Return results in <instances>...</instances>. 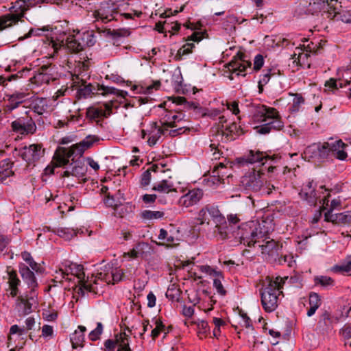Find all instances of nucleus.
I'll use <instances>...</instances> for the list:
<instances>
[{
    "label": "nucleus",
    "instance_id": "obj_1",
    "mask_svg": "<svg viewBox=\"0 0 351 351\" xmlns=\"http://www.w3.org/2000/svg\"><path fill=\"white\" fill-rule=\"evenodd\" d=\"M274 230V225L271 219H267L261 222L252 221L239 226L234 237L239 238L243 245L252 247L260 243L261 240L264 241Z\"/></svg>",
    "mask_w": 351,
    "mask_h": 351
},
{
    "label": "nucleus",
    "instance_id": "obj_3",
    "mask_svg": "<svg viewBox=\"0 0 351 351\" xmlns=\"http://www.w3.org/2000/svg\"><path fill=\"white\" fill-rule=\"evenodd\" d=\"M259 291L264 311L267 313L274 311L278 306L279 296L282 294L278 281H274L272 278L267 277Z\"/></svg>",
    "mask_w": 351,
    "mask_h": 351
},
{
    "label": "nucleus",
    "instance_id": "obj_19",
    "mask_svg": "<svg viewBox=\"0 0 351 351\" xmlns=\"http://www.w3.org/2000/svg\"><path fill=\"white\" fill-rule=\"evenodd\" d=\"M99 141V138L95 135H88L80 143L72 145L75 156H82L84 152L93 147V144Z\"/></svg>",
    "mask_w": 351,
    "mask_h": 351
},
{
    "label": "nucleus",
    "instance_id": "obj_15",
    "mask_svg": "<svg viewBox=\"0 0 351 351\" xmlns=\"http://www.w3.org/2000/svg\"><path fill=\"white\" fill-rule=\"evenodd\" d=\"M251 62L245 60V55L239 51L227 64V68L232 74L245 76L246 69L251 66Z\"/></svg>",
    "mask_w": 351,
    "mask_h": 351
},
{
    "label": "nucleus",
    "instance_id": "obj_9",
    "mask_svg": "<svg viewBox=\"0 0 351 351\" xmlns=\"http://www.w3.org/2000/svg\"><path fill=\"white\" fill-rule=\"evenodd\" d=\"M280 159V156H278V155H273L271 156L264 152L250 150L247 155L237 158V161L240 165L244 166L245 165L254 163H261V165H264L267 160H271V162H276Z\"/></svg>",
    "mask_w": 351,
    "mask_h": 351
},
{
    "label": "nucleus",
    "instance_id": "obj_39",
    "mask_svg": "<svg viewBox=\"0 0 351 351\" xmlns=\"http://www.w3.org/2000/svg\"><path fill=\"white\" fill-rule=\"evenodd\" d=\"M302 52H299L298 54L294 53L292 55V58L293 59V63L296 62L298 65H300L301 67H306L309 68L311 62L308 61V57L310 54L306 51H304L302 49Z\"/></svg>",
    "mask_w": 351,
    "mask_h": 351
},
{
    "label": "nucleus",
    "instance_id": "obj_47",
    "mask_svg": "<svg viewBox=\"0 0 351 351\" xmlns=\"http://www.w3.org/2000/svg\"><path fill=\"white\" fill-rule=\"evenodd\" d=\"M88 78H89L88 75L86 74H82V73L72 75V87L75 89L76 88L86 84Z\"/></svg>",
    "mask_w": 351,
    "mask_h": 351
},
{
    "label": "nucleus",
    "instance_id": "obj_46",
    "mask_svg": "<svg viewBox=\"0 0 351 351\" xmlns=\"http://www.w3.org/2000/svg\"><path fill=\"white\" fill-rule=\"evenodd\" d=\"M59 237L70 240L77 234L75 230L69 228H58L54 231Z\"/></svg>",
    "mask_w": 351,
    "mask_h": 351
},
{
    "label": "nucleus",
    "instance_id": "obj_63",
    "mask_svg": "<svg viewBox=\"0 0 351 351\" xmlns=\"http://www.w3.org/2000/svg\"><path fill=\"white\" fill-rule=\"evenodd\" d=\"M276 74L275 69H269L261 75L258 84L260 85H265L268 83L271 75Z\"/></svg>",
    "mask_w": 351,
    "mask_h": 351
},
{
    "label": "nucleus",
    "instance_id": "obj_25",
    "mask_svg": "<svg viewBox=\"0 0 351 351\" xmlns=\"http://www.w3.org/2000/svg\"><path fill=\"white\" fill-rule=\"evenodd\" d=\"M30 297H21L19 298V307L24 315H28L32 312L33 308H35L37 304L36 293L30 292Z\"/></svg>",
    "mask_w": 351,
    "mask_h": 351
},
{
    "label": "nucleus",
    "instance_id": "obj_38",
    "mask_svg": "<svg viewBox=\"0 0 351 351\" xmlns=\"http://www.w3.org/2000/svg\"><path fill=\"white\" fill-rule=\"evenodd\" d=\"M77 37L80 38L81 43L84 48L86 46L91 47L93 46L96 42L95 34L93 30H87L83 32L77 31Z\"/></svg>",
    "mask_w": 351,
    "mask_h": 351
},
{
    "label": "nucleus",
    "instance_id": "obj_23",
    "mask_svg": "<svg viewBox=\"0 0 351 351\" xmlns=\"http://www.w3.org/2000/svg\"><path fill=\"white\" fill-rule=\"evenodd\" d=\"M111 113V105L107 103L99 107H90L86 110L87 117L91 119H95L101 117H107Z\"/></svg>",
    "mask_w": 351,
    "mask_h": 351
},
{
    "label": "nucleus",
    "instance_id": "obj_21",
    "mask_svg": "<svg viewBox=\"0 0 351 351\" xmlns=\"http://www.w3.org/2000/svg\"><path fill=\"white\" fill-rule=\"evenodd\" d=\"M19 273L24 282L31 289L30 292L35 293V288L38 287V282L34 272L27 265L21 263L19 265Z\"/></svg>",
    "mask_w": 351,
    "mask_h": 351
},
{
    "label": "nucleus",
    "instance_id": "obj_54",
    "mask_svg": "<svg viewBox=\"0 0 351 351\" xmlns=\"http://www.w3.org/2000/svg\"><path fill=\"white\" fill-rule=\"evenodd\" d=\"M273 280L278 281L280 289H282L284 285L288 284L289 285H291L293 284L297 283L298 281V278L296 276H285L284 278L277 276L275 278H273Z\"/></svg>",
    "mask_w": 351,
    "mask_h": 351
},
{
    "label": "nucleus",
    "instance_id": "obj_52",
    "mask_svg": "<svg viewBox=\"0 0 351 351\" xmlns=\"http://www.w3.org/2000/svg\"><path fill=\"white\" fill-rule=\"evenodd\" d=\"M197 268L202 273L205 274L207 276L214 278L216 276H221V272L220 271H217L215 268L209 265H198Z\"/></svg>",
    "mask_w": 351,
    "mask_h": 351
},
{
    "label": "nucleus",
    "instance_id": "obj_32",
    "mask_svg": "<svg viewBox=\"0 0 351 351\" xmlns=\"http://www.w3.org/2000/svg\"><path fill=\"white\" fill-rule=\"evenodd\" d=\"M73 156H75V153L73 152L72 146L69 148H62L60 153L56 154V166L61 167L66 165L69 162V158Z\"/></svg>",
    "mask_w": 351,
    "mask_h": 351
},
{
    "label": "nucleus",
    "instance_id": "obj_58",
    "mask_svg": "<svg viewBox=\"0 0 351 351\" xmlns=\"http://www.w3.org/2000/svg\"><path fill=\"white\" fill-rule=\"evenodd\" d=\"M102 332L103 325L101 322H98L97 324V327L93 330H92L88 335L90 340L94 341L99 339Z\"/></svg>",
    "mask_w": 351,
    "mask_h": 351
},
{
    "label": "nucleus",
    "instance_id": "obj_5",
    "mask_svg": "<svg viewBox=\"0 0 351 351\" xmlns=\"http://www.w3.org/2000/svg\"><path fill=\"white\" fill-rule=\"evenodd\" d=\"M10 13L0 17V31L17 23L25 12L34 5L33 0H16L12 3Z\"/></svg>",
    "mask_w": 351,
    "mask_h": 351
},
{
    "label": "nucleus",
    "instance_id": "obj_16",
    "mask_svg": "<svg viewBox=\"0 0 351 351\" xmlns=\"http://www.w3.org/2000/svg\"><path fill=\"white\" fill-rule=\"evenodd\" d=\"M203 196L202 191L199 189H194L189 191L187 193L182 195L178 204L180 206L189 208L195 205L199 202Z\"/></svg>",
    "mask_w": 351,
    "mask_h": 351
},
{
    "label": "nucleus",
    "instance_id": "obj_10",
    "mask_svg": "<svg viewBox=\"0 0 351 351\" xmlns=\"http://www.w3.org/2000/svg\"><path fill=\"white\" fill-rule=\"evenodd\" d=\"M45 149H43L40 144H32L29 146H25L19 151V154L21 158L29 165H34L44 156Z\"/></svg>",
    "mask_w": 351,
    "mask_h": 351
},
{
    "label": "nucleus",
    "instance_id": "obj_14",
    "mask_svg": "<svg viewBox=\"0 0 351 351\" xmlns=\"http://www.w3.org/2000/svg\"><path fill=\"white\" fill-rule=\"evenodd\" d=\"M264 176V173L253 171L243 176L241 182L246 190L258 191L263 186Z\"/></svg>",
    "mask_w": 351,
    "mask_h": 351
},
{
    "label": "nucleus",
    "instance_id": "obj_51",
    "mask_svg": "<svg viewBox=\"0 0 351 351\" xmlns=\"http://www.w3.org/2000/svg\"><path fill=\"white\" fill-rule=\"evenodd\" d=\"M195 47L193 43H186L184 44L179 50L178 51L175 60L177 61H180L182 60V56L184 55H187L192 51L193 48Z\"/></svg>",
    "mask_w": 351,
    "mask_h": 351
},
{
    "label": "nucleus",
    "instance_id": "obj_36",
    "mask_svg": "<svg viewBox=\"0 0 351 351\" xmlns=\"http://www.w3.org/2000/svg\"><path fill=\"white\" fill-rule=\"evenodd\" d=\"M8 276L9 287L10 289V295L12 297L17 295L19 293L18 286L21 284V280L17 276L16 272L13 269L8 268Z\"/></svg>",
    "mask_w": 351,
    "mask_h": 351
},
{
    "label": "nucleus",
    "instance_id": "obj_42",
    "mask_svg": "<svg viewBox=\"0 0 351 351\" xmlns=\"http://www.w3.org/2000/svg\"><path fill=\"white\" fill-rule=\"evenodd\" d=\"M294 96L292 101V104L289 106V110L292 113L298 112L302 105L304 104V98L301 94L295 93L293 94Z\"/></svg>",
    "mask_w": 351,
    "mask_h": 351
},
{
    "label": "nucleus",
    "instance_id": "obj_56",
    "mask_svg": "<svg viewBox=\"0 0 351 351\" xmlns=\"http://www.w3.org/2000/svg\"><path fill=\"white\" fill-rule=\"evenodd\" d=\"M223 278V275L221 274V276H216L213 279V287L215 288L217 292L222 296L226 294V291L222 285Z\"/></svg>",
    "mask_w": 351,
    "mask_h": 351
},
{
    "label": "nucleus",
    "instance_id": "obj_6",
    "mask_svg": "<svg viewBox=\"0 0 351 351\" xmlns=\"http://www.w3.org/2000/svg\"><path fill=\"white\" fill-rule=\"evenodd\" d=\"M46 45H48V46L53 49V56L62 48L64 49L66 47L72 53H77L84 49L80 38L77 37V32L75 34H70L66 38L65 45L63 44V41H61L60 43L56 42L53 38L51 39L47 38Z\"/></svg>",
    "mask_w": 351,
    "mask_h": 351
},
{
    "label": "nucleus",
    "instance_id": "obj_62",
    "mask_svg": "<svg viewBox=\"0 0 351 351\" xmlns=\"http://www.w3.org/2000/svg\"><path fill=\"white\" fill-rule=\"evenodd\" d=\"M110 271H112V285H114L122 280L123 272L121 269L117 267L113 268L111 267V270H110Z\"/></svg>",
    "mask_w": 351,
    "mask_h": 351
},
{
    "label": "nucleus",
    "instance_id": "obj_41",
    "mask_svg": "<svg viewBox=\"0 0 351 351\" xmlns=\"http://www.w3.org/2000/svg\"><path fill=\"white\" fill-rule=\"evenodd\" d=\"M310 0H298L295 3L294 12L295 14L300 16L308 14Z\"/></svg>",
    "mask_w": 351,
    "mask_h": 351
},
{
    "label": "nucleus",
    "instance_id": "obj_22",
    "mask_svg": "<svg viewBox=\"0 0 351 351\" xmlns=\"http://www.w3.org/2000/svg\"><path fill=\"white\" fill-rule=\"evenodd\" d=\"M232 229L228 224V222L224 217L221 216V219L219 222L215 223L214 235L221 239H226L230 237V234H235V232L232 231Z\"/></svg>",
    "mask_w": 351,
    "mask_h": 351
},
{
    "label": "nucleus",
    "instance_id": "obj_30",
    "mask_svg": "<svg viewBox=\"0 0 351 351\" xmlns=\"http://www.w3.org/2000/svg\"><path fill=\"white\" fill-rule=\"evenodd\" d=\"M86 331V328L85 326H79L77 329L71 334L70 341L73 348L76 349L78 347H84L85 341L84 333Z\"/></svg>",
    "mask_w": 351,
    "mask_h": 351
},
{
    "label": "nucleus",
    "instance_id": "obj_37",
    "mask_svg": "<svg viewBox=\"0 0 351 351\" xmlns=\"http://www.w3.org/2000/svg\"><path fill=\"white\" fill-rule=\"evenodd\" d=\"M326 41L324 40H315L310 41L307 45L303 44L300 45V48L304 49L309 54H318L321 52L323 49V46L325 45Z\"/></svg>",
    "mask_w": 351,
    "mask_h": 351
},
{
    "label": "nucleus",
    "instance_id": "obj_28",
    "mask_svg": "<svg viewBox=\"0 0 351 351\" xmlns=\"http://www.w3.org/2000/svg\"><path fill=\"white\" fill-rule=\"evenodd\" d=\"M27 103L33 111L38 115H42L47 112L49 107L48 100L43 97H32Z\"/></svg>",
    "mask_w": 351,
    "mask_h": 351
},
{
    "label": "nucleus",
    "instance_id": "obj_12",
    "mask_svg": "<svg viewBox=\"0 0 351 351\" xmlns=\"http://www.w3.org/2000/svg\"><path fill=\"white\" fill-rule=\"evenodd\" d=\"M27 96L28 94L23 91H14L12 93L6 94L4 105L5 112L10 113L22 104L25 107L28 102Z\"/></svg>",
    "mask_w": 351,
    "mask_h": 351
},
{
    "label": "nucleus",
    "instance_id": "obj_17",
    "mask_svg": "<svg viewBox=\"0 0 351 351\" xmlns=\"http://www.w3.org/2000/svg\"><path fill=\"white\" fill-rule=\"evenodd\" d=\"M325 221H330L335 224L350 226L351 225V210L340 213H332L328 210L324 215Z\"/></svg>",
    "mask_w": 351,
    "mask_h": 351
},
{
    "label": "nucleus",
    "instance_id": "obj_33",
    "mask_svg": "<svg viewBox=\"0 0 351 351\" xmlns=\"http://www.w3.org/2000/svg\"><path fill=\"white\" fill-rule=\"evenodd\" d=\"M241 130V127L237 125L235 122L228 123L224 129H223L219 134L222 137H225L226 141H232L234 139V136H238Z\"/></svg>",
    "mask_w": 351,
    "mask_h": 351
},
{
    "label": "nucleus",
    "instance_id": "obj_45",
    "mask_svg": "<svg viewBox=\"0 0 351 351\" xmlns=\"http://www.w3.org/2000/svg\"><path fill=\"white\" fill-rule=\"evenodd\" d=\"M314 282L316 286H321L324 288L334 285V280L330 277L326 276H315Z\"/></svg>",
    "mask_w": 351,
    "mask_h": 351
},
{
    "label": "nucleus",
    "instance_id": "obj_4",
    "mask_svg": "<svg viewBox=\"0 0 351 351\" xmlns=\"http://www.w3.org/2000/svg\"><path fill=\"white\" fill-rule=\"evenodd\" d=\"M129 3L125 0L106 1L101 3L99 8L93 13L96 21L106 23L111 21H118L121 11L125 10Z\"/></svg>",
    "mask_w": 351,
    "mask_h": 351
},
{
    "label": "nucleus",
    "instance_id": "obj_40",
    "mask_svg": "<svg viewBox=\"0 0 351 351\" xmlns=\"http://www.w3.org/2000/svg\"><path fill=\"white\" fill-rule=\"evenodd\" d=\"M75 90H77L76 97L80 99L82 98L91 97L93 94L94 88L91 84L86 82V84L76 88Z\"/></svg>",
    "mask_w": 351,
    "mask_h": 351
},
{
    "label": "nucleus",
    "instance_id": "obj_27",
    "mask_svg": "<svg viewBox=\"0 0 351 351\" xmlns=\"http://www.w3.org/2000/svg\"><path fill=\"white\" fill-rule=\"evenodd\" d=\"M14 162L10 158H6L0 162V183H5L8 178L14 174L12 170Z\"/></svg>",
    "mask_w": 351,
    "mask_h": 351
},
{
    "label": "nucleus",
    "instance_id": "obj_2",
    "mask_svg": "<svg viewBox=\"0 0 351 351\" xmlns=\"http://www.w3.org/2000/svg\"><path fill=\"white\" fill-rule=\"evenodd\" d=\"M253 118L254 121L265 123L256 127L257 132L266 134L271 131L280 130L284 127L279 112L274 108L267 107L265 105L257 107Z\"/></svg>",
    "mask_w": 351,
    "mask_h": 351
},
{
    "label": "nucleus",
    "instance_id": "obj_13",
    "mask_svg": "<svg viewBox=\"0 0 351 351\" xmlns=\"http://www.w3.org/2000/svg\"><path fill=\"white\" fill-rule=\"evenodd\" d=\"M13 132L21 135L34 134L36 132V125L32 117H20L11 123Z\"/></svg>",
    "mask_w": 351,
    "mask_h": 351
},
{
    "label": "nucleus",
    "instance_id": "obj_43",
    "mask_svg": "<svg viewBox=\"0 0 351 351\" xmlns=\"http://www.w3.org/2000/svg\"><path fill=\"white\" fill-rule=\"evenodd\" d=\"M324 0H310L308 14L312 15L318 14L324 9Z\"/></svg>",
    "mask_w": 351,
    "mask_h": 351
},
{
    "label": "nucleus",
    "instance_id": "obj_53",
    "mask_svg": "<svg viewBox=\"0 0 351 351\" xmlns=\"http://www.w3.org/2000/svg\"><path fill=\"white\" fill-rule=\"evenodd\" d=\"M161 204H167V199H163L162 195L156 194H145L142 196V200L145 204H149L154 203L156 199Z\"/></svg>",
    "mask_w": 351,
    "mask_h": 351
},
{
    "label": "nucleus",
    "instance_id": "obj_18",
    "mask_svg": "<svg viewBox=\"0 0 351 351\" xmlns=\"http://www.w3.org/2000/svg\"><path fill=\"white\" fill-rule=\"evenodd\" d=\"M185 115L182 112H174L169 123V128H174L169 131V135L171 136H176L184 133L189 128L186 125H179L178 123L185 122Z\"/></svg>",
    "mask_w": 351,
    "mask_h": 351
},
{
    "label": "nucleus",
    "instance_id": "obj_11",
    "mask_svg": "<svg viewBox=\"0 0 351 351\" xmlns=\"http://www.w3.org/2000/svg\"><path fill=\"white\" fill-rule=\"evenodd\" d=\"M69 269L70 270L71 276L77 278L80 285V290L83 295L85 291L86 292H97L95 285H92L90 281L88 282L84 280L85 274L84 272V267L82 265L73 263H69Z\"/></svg>",
    "mask_w": 351,
    "mask_h": 351
},
{
    "label": "nucleus",
    "instance_id": "obj_48",
    "mask_svg": "<svg viewBox=\"0 0 351 351\" xmlns=\"http://www.w3.org/2000/svg\"><path fill=\"white\" fill-rule=\"evenodd\" d=\"M165 213L162 211H153L145 210L142 211L141 217L146 220H155L161 219L164 217Z\"/></svg>",
    "mask_w": 351,
    "mask_h": 351
},
{
    "label": "nucleus",
    "instance_id": "obj_8",
    "mask_svg": "<svg viewBox=\"0 0 351 351\" xmlns=\"http://www.w3.org/2000/svg\"><path fill=\"white\" fill-rule=\"evenodd\" d=\"M223 215L217 206L208 204L203 207L198 213L196 220L199 225L209 226L210 221L213 223L219 222Z\"/></svg>",
    "mask_w": 351,
    "mask_h": 351
},
{
    "label": "nucleus",
    "instance_id": "obj_29",
    "mask_svg": "<svg viewBox=\"0 0 351 351\" xmlns=\"http://www.w3.org/2000/svg\"><path fill=\"white\" fill-rule=\"evenodd\" d=\"M152 189L158 192L157 195H162L163 199H167L165 195H168L170 193L177 191L173 182L167 180H162V181L156 183Z\"/></svg>",
    "mask_w": 351,
    "mask_h": 351
},
{
    "label": "nucleus",
    "instance_id": "obj_7",
    "mask_svg": "<svg viewBox=\"0 0 351 351\" xmlns=\"http://www.w3.org/2000/svg\"><path fill=\"white\" fill-rule=\"evenodd\" d=\"M330 147V143L328 142L312 143L304 149V157L308 160H316L321 162L329 156Z\"/></svg>",
    "mask_w": 351,
    "mask_h": 351
},
{
    "label": "nucleus",
    "instance_id": "obj_34",
    "mask_svg": "<svg viewBox=\"0 0 351 351\" xmlns=\"http://www.w3.org/2000/svg\"><path fill=\"white\" fill-rule=\"evenodd\" d=\"M324 9L322 11L326 14L327 17L333 19L335 17L338 10L341 8V3L337 0H324Z\"/></svg>",
    "mask_w": 351,
    "mask_h": 351
},
{
    "label": "nucleus",
    "instance_id": "obj_64",
    "mask_svg": "<svg viewBox=\"0 0 351 351\" xmlns=\"http://www.w3.org/2000/svg\"><path fill=\"white\" fill-rule=\"evenodd\" d=\"M63 267H59L58 270H56L54 276V281L56 282H61L64 279L71 281L72 278L71 277L66 276L65 272L63 271Z\"/></svg>",
    "mask_w": 351,
    "mask_h": 351
},
{
    "label": "nucleus",
    "instance_id": "obj_31",
    "mask_svg": "<svg viewBox=\"0 0 351 351\" xmlns=\"http://www.w3.org/2000/svg\"><path fill=\"white\" fill-rule=\"evenodd\" d=\"M330 154H332L340 160H346L348 156L347 153L343 150L346 144L341 140L330 143Z\"/></svg>",
    "mask_w": 351,
    "mask_h": 351
},
{
    "label": "nucleus",
    "instance_id": "obj_59",
    "mask_svg": "<svg viewBox=\"0 0 351 351\" xmlns=\"http://www.w3.org/2000/svg\"><path fill=\"white\" fill-rule=\"evenodd\" d=\"M334 271L348 273L351 275V257L348 258L341 265H336L334 267Z\"/></svg>",
    "mask_w": 351,
    "mask_h": 351
},
{
    "label": "nucleus",
    "instance_id": "obj_57",
    "mask_svg": "<svg viewBox=\"0 0 351 351\" xmlns=\"http://www.w3.org/2000/svg\"><path fill=\"white\" fill-rule=\"evenodd\" d=\"M41 73L44 75V79L45 81L49 82L51 79L56 77V74L54 72V69L49 66H43L40 69Z\"/></svg>",
    "mask_w": 351,
    "mask_h": 351
},
{
    "label": "nucleus",
    "instance_id": "obj_24",
    "mask_svg": "<svg viewBox=\"0 0 351 351\" xmlns=\"http://www.w3.org/2000/svg\"><path fill=\"white\" fill-rule=\"evenodd\" d=\"M110 270H111V266H105L104 269L98 272L95 278L90 280L97 290V292H93L94 293L97 294L99 292L98 285H100L99 282H104L108 285L112 284V271H110Z\"/></svg>",
    "mask_w": 351,
    "mask_h": 351
},
{
    "label": "nucleus",
    "instance_id": "obj_55",
    "mask_svg": "<svg viewBox=\"0 0 351 351\" xmlns=\"http://www.w3.org/2000/svg\"><path fill=\"white\" fill-rule=\"evenodd\" d=\"M333 19L341 21L346 23H351V10H338L335 17Z\"/></svg>",
    "mask_w": 351,
    "mask_h": 351
},
{
    "label": "nucleus",
    "instance_id": "obj_60",
    "mask_svg": "<svg viewBox=\"0 0 351 351\" xmlns=\"http://www.w3.org/2000/svg\"><path fill=\"white\" fill-rule=\"evenodd\" d=\"M100 90H103V93H102L103 95L113 94V95H120L123 97L125 96V95L127 94V93L123 90H119L115 88L109 87V86H102L101 87Z\"/></svg>",
    "mask_w": 351,
    "mask_h": 351
},
{
    "label": "nucleus",
    "instance_id": "obj_61",
    "mask_svg": "<svg viewBox=\"0 0 351 351\" xmlns=\"http://www.w3.org/2000/svg\"><path fill=\"white\" fill-rule=\"evenodd\" d=\"M293 40V38L292 35H288L286 38H279L276 45L282 47H289V45L294 46L295 43Z\"/></svg>",
    "mask_w": 351,
    "mask_h": 351
},
{
    "label": "nucleus",
    "instance_id": "obj_20",
    "mask_svg": "<svg viewBox=\"0 0 351 351\" xmlns=\"http://www.w3.org/2000/svg\"><path fill=\"white\" fill-rule=\"evenodd\" d=\"M147 143L149 145L154 146L160 141L162 135L169 132V130L162 126H158L156 122H153L150 124V129L147 130Z\"/></svg>",
    "mask_w": 351,
    "mask_h": 351
},
{
    "label": "nucleus",
    "instance_id": "obj_26",
    "mask_svg": "<svg viewBox=\"0 0 351 351\" xmlns=\"http://www.w3.org/2000/svg\"><path fill=\"white\" fill-rule=\"evenodd\" d=\"M299 195L301 199L306 200L310 205H315L318 198L313 186V182H308L307 185L302 189Z\"/></svg>",
    "mask_w": 351,
    "mask_h": 351
},
{
    "label": "nucleus",
    "instance_id": "obj_35",
    "mask_svg": "<svg viewBox=\"0 0 351 351\" xmlns=\"http://www.w3.org/2000/svg\"><path fill=\"white\" fill-rule=\"evenodd\" d=\"M268 238L269 237L267 236V238L265 239L264 241H263L264 243L260 245L259 246L261 248L263 254H268L269 256H274L276 254H278V252L280 248L282 247V245H280L274 239L266 241V239Z\"/></svg>",
    "mask_w": 351,
    "mask_h": 351
},
{
    "label": "nucleus",
    "instance_id": "obj_49",
    "mask_svg": "<svg viewBox=\"0 0 351 351\" xmlns=\"http://www.w3.org/2000/svg\"><path fill=\"white\" fill-rule=\"evenodd\" d=\"M154 324L156 326L152 329L151 332V336L153 340H155L161 332H164L165 334L167 332H165V326L160 319L156 318Z\"/></svg>",
    "mask_w": 351,
    "mask_h": 351
},
{
    "label": "nucleus",
    "instance_id": "obj_50",
    "mask_svg": "<svg viewBox=\"0 0 351 351\" xmlns=\"http://www.w3.org/2000/svg\"><path fill=\"white\" fill-rule=\"evenodd\" d=\"M86 173V168L82 162H76L72 167L71 175L77 178H83Z\"/></svg>",
    "mask_w": 351,
    "mask_h": 351
},
{
    "label": "nucleus",
    "instance_id": "obj_44",
    "mask_svg": "<svg viewBox=\"0 0 351 351\" xmlns=\"http://www.w3.org/2000/svg\"><path fill=\"white\" fill-rule=\"evenodd\" d=\"M117 351H132L130 344L128 336L125 333H121L119 338L117 339Z\"/></svg>",
    "mask_w": 351,
    "mask_h": 351
}]
</instances>
